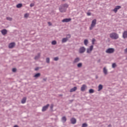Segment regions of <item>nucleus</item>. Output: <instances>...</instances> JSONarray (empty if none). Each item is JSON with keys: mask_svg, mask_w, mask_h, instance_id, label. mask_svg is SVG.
<instances>
[{"mask_svg": "<svg viewBox=\"0 0 127 127\" xmlns=\"http://www.w3.org/2000/svg\"><path fill=\"white\" fill-rule=\"evenodd\" d=\"M69 5L67 3H65L64 4H62L59 7V10L60 12H65L66 10H67V8H68V7Z\"/></svg>", "mask_w": 127, "mask_h": 127, "instance_id": "1", "label": "nucleus"}, {"mask_svg": "<svg viewBox=\"0 0 127 127\" xmlns=\"http://www.w3.org/2000/svg\"><path fill=\"white\" fill-rule=\"evenodd\" d=\"M110 37L112 39H119V34L116 33H112L110 34Z\"/></svg>", "mask_w": 127, "mask_h": 127, "instance_id": "2", "label": "nucleus"}, {"mask_svg": "<svg viewBox=\"0 0 127 127\" xmlns=\"http://www.w3.org/2000/svg\"><path fill=\"white\" fill-rule=\"evenodd\" d=\"M96 24H97V19H94L91 22V24L89 27L90 30H92L96 26Z\"/></svg>", "mask_w": 127, "mask_h": 127, "instance_id": "3", "label": "nucleus"}, {"mask_svg": "<svg viewBox=\"0 0 127 127\" xmlns=\"http://www.w3.org/2000/svg\"><path fill=\"white\" fill-rule=\"evenodd\" d=\"M114 52H115V49L114 48H109L106 51V53H108V54H112Z\"/></svg>", "mask_w": 127, "mask_h": 127, "instance_id": "4", "label": "nucleus"}, {"mask_svg": "<svg viewBox=\"0 0 127 127\" xmlns=\"http://www.w3.org/2000/svg\"><path fill=\"white\" fill-rule=\"evenodd\" d=\"M67 36L68 37L63 38L62 41V43H65V42H67V41H68V38H71V35L70 34L67 35Z\"/></svg>", "mask_w": 127, "mask_h": 127, "instance_id": "5", "label": "nucleus"}, {"mask_svg": "<svg viewBox=\"0 0 127 127\" xmlns=\"http://www.w3.org/2000/svg\"><path fill=\"white\" fill-rule=\"evenodd\" d=\"M85 51H86V48L85 47H81L79 48V53L80 54H82L84 53V52H85Z\"/></svg>", "mask_w": 127, "mask_h": 127, "instance_id": "6", "label": "nucleus"}, {"mask_svg": "<svg viewBox=\"0 0 127 127\" xmlns=\"http://www.w3.org/2000/svg\"><path fill=\"white\" fill-rule=\"evenodd\" d=\"M93 48H94V46L93 45L90 46L89 48L87 49L86 53H88V54L91 53V52L93 51Z\"/></svg>", "mask_w": 127, "mask_h": 127, "instance_id": "7", "label": "nucleus"}, {"mask_svg": "<svg viewBox=\"0 0 127 127\" xmlns=\"http://www.w3.org/2000/svg\"><path fill=\"white\" fill-rule=\"evenodd\" d=\"M121 8H122V6L120 5L116 6L115 8L113 9V11H114L115 13H117V12H118V10H119V9Z\"/></svg>", "mask_w": 127, "mask_h": 127, "instance_id": "8", "label": "nucleus"}, {"mask_svg": "<svg viewBox=\"0 0 127 127\" xmlns=\"http://www.w3.org/2000/svg\"><path fill=\"white\" fill-rule=\"evenodd\" d=\"M72 20V19L70 18H65L62 20V22H69V21H71Z\"/></svg>", "mask_w": 127, "mask_h": 127, "instance_id": "9", "label": "nucleus"}, {"mask_svg": "<svg viewBox=\"0 0 127 127\" xmlns=\"http://www.w3.org/2000/svg\"><path fill=\"white\" fill-rule=\"evenodd\" d=\"M70 122H71V123L72 124V125H75V124H76V119H75L74 118H72L70 119Z\"/></svg>", "mask_w": 127, "mask_h": 127, "instance_id": "10", "label": "nucleus"}, {"mask_svg": "<svg viewBox=\"0 0 127 127\" xmlns=\"http://www.w3.org/2000/svg\"><path fill=\"white\" fill-rule=\"evenodd\" d=\"M48 107H49V104H47V105L44 106L42 108V112H45L47 109H48Z\"/></svg>", "mask_w": 127, "mask_h": 127, "instance_id": "11", "label": "nucleus"}, {"mask_svg": "<svg viewBox=\"0 0 127 127\" xmlns=\"http://www.w3.org/2000/svg\"><path fill=\"white\" fill-rule=\"evenodd\" d=\"M1 33L2 35H5V34H7V30L5 29H4L1 31Z\"/></svg>", "mask_w": 127, "mask_h": 127, "instance_id": "12", "label": "nucleus"}, {"mask_svg": "<svg viewBox=\"0 0 127 127\" xmlns=\"http://www.w3.org/2000/svg\"><path fill=\"white\" fill-rule=\"evenodd\" d=\"M123 37L124 38V39L127 38V31H125L123 32Z\"/></svg>", "mask_w": 127, "mask_h": 127, "instance_id": "13", "label": "nucleus"}, {"mask_svg": "<svg viewBox=\"0 0 127 127\" xmlns=\"http://www.w3.org/2000/svg\"><path fill=\"white\" fill-rule=\"evenodd\" d=\"M14 46H15V43H11L9 44V48H12Z\"/></svg>", "mask_w": 127, "mask_h": 127, "instance_id": "14", "label": "nucleus"}, {"mask_svg": "<svg viewBox=\"0 0 127 127\" xmlns=\"http://www.w3.org/2000/svg\"><path fill=\"white\" fill-rule=\"evenodd\" d=\"M80 61V58H76L74 59V60L73 62V63L75 64V63H78Z\"/></svg>", "mask_w": 127, "mask_h": 127, "instance_id": "15", "label": "nucleus"}, {"mask_svg": "<svg viewBox=\"0 0 127 127\" xmlns=\"http://www.w3.org/2000/svg\"><path fill=\"white\" fill-rule=\"evenodd\" d=\"M86 88H87V86H86V85L83 84L82 87H81V91H82V92H84V91H85V89H86Z\"/></svg>", "mask_w": 127, "mask_h": 127, "instance_id": "16", "label": "nucleus"}, {"mask_svg": "<svg viewBox=\"0 0 127 127\" xmlns=\"http://www.w3.org/2000/svg\"><path fill=\"white\" fill-rule=\"evenodd\" d=\"M66 121H67L66 117L64 116L62 118V121L64 124V123H66Z\"/></svg>", "mask_w": 127, "mask_h": 127, "instance_id": "17", "label": "nucleus"}, {"mask_svg": "<svg viewBox=\"0 0 127 127\" xmlns=\"http://www.w3.org/2000/svg\"><path fill=\"white\" fill-rule=\"evenodd\" d=\"M103 73L105 75H108V69L105 67L103 68Z\"/></svg>", "mask_w": 127, "mask_h": 127, "instance_id": "18", "label": "nucleus"}, {"mask_svg": "<svg viewBox=\"0 0 127 127\" xmlns=\"http://www.w3.org/2000/svg\"><path fill=\"white\" fill-rule=\"evenodd\" d=\"M77 90V87H74L73 88H71L70 90V93H72L73 92H75Z\"/></svg>", "mask_w": 127, "mask_h": 127, "instance_id": "19", "label": "nucleus"}, {"mask_svg": "<svg viewBox=\"0 0 127 127\" xmlns=\"http://www.w3.org/2000/svg\"><path fill=\"white\" fill-rule=\"evenodd\" d=\"M89 43V41L87 39H85L84 41V44L85 46H87L88 44Z\"/></svg>", "mask_w": 127, "mask_h": 127, "instance_id": "20", "label": "nucleus"}, {"mask_svg": "<svg viewBox=\"0 0 127 127\" xmlns=\"http://www.w3.org/2000/svg\"><path fill=\"white\" fill-rule=\"evenodd\" d=\"M103 89V85L102 84H100L98 86V91H101Z\"/></svg>", "mask_w": 127, "mask_h": 127, "instance_id": "21", "label": "nucleus"}, {"mask_svg": "<svg viewBox=\"0 0 127 127\" xmlns=\"http://www.w3.org/2000/svg\"><path fill=\"white\" fill-rule=\"evenodd\" d=\"M26 102V98L24 97L21 101L22 104H25V103Z\"/></svg>", "mask_w": 127, "mask_h": 127, "instance_id": "22", "label": "nucleus"}, {"mask_svg": "<svg viewBox=\"0 0 127 127\" xmlns=\"http://www.w3.org/2000/svg\"><path fill=\"white\" fill-rule=\"evenodd\" d=\"M22 7V4L21 3H19L16 5V7L17 8H20V7Z\"/></svg>", "mask_w": 127, "mask_h": 127, "instance_id": "23", "label": "nucleus"}, {"mask_svg": "<svg viewBox=\"0 0 127 127\" xmlns=\"http://www.w3.org/2000/svg\"><path fill=\"white\" fill-rule=\"evenodd\" d=\"M34 77L35 78H38V77H40V73H36Z\"/></svg>", "mask_w": 127, "mask_h": 127, "instance_id": "24", "label": "nucleus"}, {"mask_svg": "<svg viewBox=\"0 0 127 127\" xmlns=\"http://www.w3.org/2000/svg\"><path fill=\"white\" fill-rule=\"evenodd\" d=\"M39 58H40V54H38L37 55V56H36L35 57V60H37V59H39Z\"/></svg>", "mask_w": 127, "mask_h": 127, "instance_id": "25", "label": "nucleus"}, {"mask_svg": "<svg viewBox=\"0 0 127 127\" xmlns=\"http://www.w3.org/2000/svg\"><path fill=\"white\" fill-rule=\"evenodd\" d=\"M83 64H82V63H79L77 64V67L78 68H81V67H82Z\"/></svg>", "mask_w": 127, "mask_h": 127, "instance_id": "26", "label": "nucleus"}, {"mask_svg": "<svg viewBox=\"0 0 127 127\" xmlns=\"http://www.w3.org/2000/svg\"><path fill=\"white\" fill-rule=\"evenodd\" d=\"M46 63L48 64L50 63V59L49 58H46Z\"/></svg>", "mask_w": 127, "mask_h": 127, "instance_id": "27", "label": "nucleus"}, {"mask_svg": "<svg viewBox=\"0 0 127 127\" xmlns=\"http://www.w3.org/2000/svg\"><path fill=\"white\" fill-rule=\"evenodd\" d=\"M6 19L7 20H9V21H11V20H12V18L10 17H7Z\"/></svg>", "mask_w": 127, "mask_h": 127, "instance_id": "28", "label": "nucleus"}, {"mask_svg": "<svg viewBox=\"0 0 127 127\" xmlns=\"http://www.w3.org/2000/svg\"><path fill=\"white\" fill-rule=\"evenodd\" d=\"M57 44V42H56V41H53L52 42V45H56Z\"/></svg>", "mask_w": 127, "mask_h": 127, "instance_id": "29", "label": "nucleus"}, {"mask_svg": "<svg viewBox=\"0 0 127 127\" xmlns=\"http://www.w3.org/2000/svg\"><path fill=\"white\" fill-rule=\"evenodd\" d=\"M88 124L87 123H83L82 125V127H87Z\"/></svg>", "mask_w": 127, "mask_h": 127, "instance_id": "30", "label": "nucleus"}, {"mask_svg": "<svg viewBox=\"0 0 127 127\" xmlns=\"http://www.w3.org/2000/svg\"><path fill=\"white\" fill-rule=\"evenodd\" d=\"M89 92L90 94H93V93H94V89H89Z\"/></svg>", "mask_w": 127, "mask_h": 127, "instance_id": "31", "label": "nucleus"}, {"mask_svg": "<svg viewBox=\"0 0 127 127\" xmlns=\"http://www.w3.org/2000/svg\"><path fill=\"white\" fill-rule=\"evenodd\" d=\"M95 41H96V39H92V44L93 45H94L95 44Z\"/></svg>", "mask_w": 127, "mask_h": 127, "instance_id": "32", "label": "nucleus"}, {"mask_svg": "<svg viewBox=\"0 0 127 127\" xmlns=\"http://www.w3.org/2000/svg\"><path fill=\"white\" fill-rule=\"evenodd\" d=\"M116 67H117V64L116 63H113L112 64V68H115Z\"/></svg>", "mask_w": 127, "mask_h": 127, "instance_id": "33", "label": "nucleus"}, {"mask_svg": "<svg viewBox=\"0 0 127 127\" xmlns=\"http://www.w3.org/2000/svg\"><path fill=\"white\" fill-rule=\"evenodd\" d=\"M54 60L55 61H58V60H59V58H58V57L54 58Z\"/></svg>", "mask_w": 127, "mask_h": 127, "instance_id": "34", "label": "nucleus"}, {"mask_svg": "<svg viewBox=\"0 0 127 127\" xmlns=\"http://www.w3.org/2000/svg\"><path fill=\"white\" fill-rule=\"evenodd\" d=\"M30 7H33V6H34V3H31L30 4Z\"/></svg>", "mask_w": 127, "mask_h": 127, "instance_id": "35", "label": "nucleus"}, {"mask_svg": "<svg viewBox=\"0 0 127 127\" xmlns=\"http://www.w3.org/2000/svg\"><path fill=\"white\" fill-rule=\"evenodd\" d=\"M24 17L26 18V17H28V13H26L24 14Z\"/></svg>", "mask_w": 127, "mask_h": 127, "instance_id": "36", "label": "nucleus"}, {"mask_svg": "<svg viewBox=\"0 0 127 127\" xmlns=\"http://www.w3.org/2000/svg\"><path fill=\"white\" fill-rule=\"evenodd\" d=\"M12 72H16V68H13Z\"/></svg>", "mask_w": 127, "mask_h": 127, "instance_id": "37", "label": "nucleus"}, {"mask_svg": "<svg viewBox=\"0 0 127 127\" xmlns=\"http://www.w3.org/2000/svg\"><path fill=\"white\" fill-rule=\"evenodd\" d=\"M38 70H39V67H37L35 68V71H38Z\"/></svg>", "mask_w": 127, "mask_h": 127, "instance_id": "38", "label": "nucleus"}, {"mask_svg": "<svg viewBox=\"0 0 127 127\" xmlns=\"http://www.w3.org/2000/svg\"><path fill=\"white\" fill-rule=\"evenodd\" d=\"M87 15H88V16H90V15H91V12H87Z\"/></svg>", "mask_w": 127, "mask_h": 127, "instance_id": "39", "label": "nucleus"}, {"mask_svg": "<svg viewBox=\"0 0 127 127\" xmlns=\"http://www.w3.org/2000/svg\"><path fill=\"white\" fill-rule=\"evenodd\" d=\"M48 24H49V25L50 26H51V25H52V24L51 23V22H49L48 23Z\"/></svg>", "mask_w": 127, "mask_h": 127, "instance_id": "40", "label": "nucleus"}, {"mask_svg": "<svg viewBox=\"0 0 127 127\" xmlns=\"http://www.w3.org/2000/svg\"><path fill=\"white\" fill-rule=\"evenodd\" d=\"M125 53L127 54V48L125 50Z\"/></svg>", "mask_w": 127, "mask_h": 127, "instance_id": "41", "label": "nucleus"}, {"mask_svg": "<svg viewBox=\"0 0 127 127\" xmlns=\"http://www.w3.org/2000/svg\"><path fill=\"white\" fill-rule=\"evenodd\" d=\"M46 80H47V78H43L44 81H46Z\"/></svg>", "mask_w": 127, "mask_h": 127, "instance_id": "42", "label": "nucleus"}, {"mask_svg": "<svg viewBox=\"0 0 127 127\" xmlns=\"http://www.w3.org/2000/svg\"><path fill=\"white\" fill-rule=\"evenodd\" d=\"M51 109H53V105H52V106H51Z\"/></svg>", "mask_w": 127, "mask_h": 127, "instance_id": "43", "label": "nucleus"}, {"mask_svg": "<svg viewBox=\"0 0 127 127\" xmlns=\"http://www.w3.org/2000/svg\"><path fill=\"white\" fill-rule=\"evenodd\" d=\"M14 127H18V126L17 125H15Z\"/></svg>", "mask_w": 127, "mask_h": 127, "instance_id": "44", "label": "nucleus"}, {"mask_svg": "<svg viewBox=\"0 0 127 127\" xmlns=\"http://www.w3.org/2000/svg\"><path fill=\"white\" fill-rule=\"evenodd\" d=\"M108 127H112V125H109L108 126Z\"/></svg>", "mask_w": 127, "mask_h": 127, "instance_id": "45", "label": "nucleus"}, {"mask_svg": "<svg viewBox=\"0 0 127 127\" xmlns=\"http://www.w3.org/2000/svg\"><path fill=\"white\" fill-rule=\"evenodd\" d=\"M65 0H63V1H65Z\"/></svg>", "mask_w": 127, "mask_h": 127, "instance_id": "46", "label": "nucleus"}]
</instances>
